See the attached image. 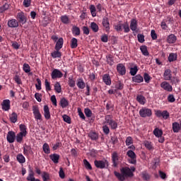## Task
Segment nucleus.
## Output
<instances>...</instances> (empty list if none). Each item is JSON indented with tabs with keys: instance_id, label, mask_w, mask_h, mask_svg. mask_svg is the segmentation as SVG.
Returning a JSON list of instances; mask_svg holds the SVG:
<instances>
[{
	"instance_id": "1",
	"label": "nucleus",
	"mask_w": 181,
	"mask_h": 181,
	"mask_svg": "<svg viewBox=\"0 0 181 181\" xmlns=\"http://www.w3.org/2000/svg\"><path fill=\"white\" fill-rule=\"evenodd\" d=\"M120 171L121 173L115 171V175L120 181H124L125 180V177H132V176H134L133 172H135V167H130V168L128 167H124L121 168Z\"/></svg>"
},
{
	"instance_id": "2",
	"label": "nucleus",
	"mask_w": 181,
	"mask_h": 181,
	"mask_svg": "<svg viewBox=\"0 0 181 181\" xmlns=\"http://www.w3.org/2000/svg\"><path fill=\"white\" fill-rule=\"evenodd\" d=\"M105 124H108L111 128V129H117L118 128V123L112 119V116L106 115L105 117V121L103 123V125H105Z\"/></svg>"
},
{
	"instance_id": "3",
	"label": "nucleus",
	"mask_w": 181,
	"mask_h": 181,
	"mask_svg": "<svg viewBox=\"0 0 181 181\" xmlns=\"http://www.w3.org/2000/svg\"><path fill=\"white\" fill-rule=\"evenodd\" d=\"M94 165L98 169H105L108 168V160H95L94 161Z\"/></svg>"
},
{
	"instance_id": "4",
	"label": "nucleus",
	"mask_w": 181,
	"mask_h": 181,
	"mask_svg": "<svg viewBox=\"0 0 181 181\" xmlns=\"http://www.w3.org/2000/svg\"><path fill=\"white\" fill-rule=\"evenodd\" d=\"M155 115L157 116L158 118H163V119H168L170 117L169 112L167 110H155Z\"/></svg>"
},
{
	"instance_id": "5",
	"label": "nucleus",
	"mask_w": 181,
	"mask_h": 181,
	"mask_svg": "<svg viewBox=\"0 0 181 181\" xmlns=\"http://www.w3.org/2000/svg\"><path fill=\"white\" fill-rule=\"evenodd\" d=\"M139 115L142 118H146V117H151L152 110L147 107H143L139 110Z\"/></svg>"
},
{
	"instance_id": "6",
	"label": "nucleus",
	"mask_w": 181,
	"mask_h": 181,
	"mask_svg": "<svg viewBox=\"0 0 181 181\" xmlns=\"http://www.w3.org/2000/svg\"><path fill=\"white\" fill-rule=\"evenodd\" d=\"M127 156L130 159L129 160V163H132V165H136V154L132 150H129L127 152Z\"/></svg>"
},
{
	"instance_id": "7",
	"label": "nucleus",
	"mask_w": 181,
	"mask_h": 181,
	"mask_svg": "<svg viewBox=\"0 0 181 181\" xmlns=\"http://www.w3.org/2000/svg\"><path fill=\"white\" fill-rule=\"evenodd\" d=\"M16 18L17 21H18V23H21L22 25H25V23L28 22V17H26V16H25V13L22 11L18 13Z\"/></svg>"
},
{
	"instance_id": "8",
	"label": "nucleus",
	"mask_w": 181,
	"mask_h": 181,
	"mask_svg": "<svg viewBox=\"0 0 181 181\" xmlns=\"http://www.w3.org/2000/svg\"><path fill=\"white\" fill-rule=\"evenodd\" d=\"M33 112L36 121H42V114H40L37 106H33Z\"/></svg>"
},
{
	"instance_id": "9",
	"label": "nucleus",
	"mask_w": 181,
	"mask_h": 181,
	"mask_svg": "<svg viewBox=\"0 0 181 181\" xmlns=\"http://www.w3.org/2000/svg\"><path fill=\"white\" fill-rule=\"evenodd\" d=\"M51 77L52 80H56V78H62V77H63V73H62L60 70L55 69L52 71Z\"/></svg>"
},
{
	"instance_id": "10",
	"label": "nucleus",
	"mask_w": 181,
	"mask_h": 181,
	"mask_svg": "<svg viewBox=\"0 0 181 181\" xmlns=\"http://www.w3.org/2000/svg\"><path fill=\"white\" fill-rule=\"evenodd\" d=\"M160 87L163 88V90H165V91H172L173 90V88L170 84H169L167 81H163L160 83Z\"/></svg>"
},
{
	"instance_id": "11",
	"label": "nucleus",
	"mask_w": 181,
	"mask_h": 181,
	"mask_svg": "<svg viewBox=\"0 0 181 181\" xmlns=\"http://www.w3.org/2000/svg\"><path fill=\"white\" fill-rule=\"evenodd\" d=\"M117 71L119 74L121 76H124L125 73H127V69H125V66L122 64H118L117 66Z\"/></svg>"
},
{
	"instance_id": "12",
	"label": "nucleus",
	"mask_w": 181,
	"mask_h": 181,
	"mask_svg": "<svg viewBox=\"0 0 181 181\" xmlns=\"http://www.w3.org/2000/svg\"><path fill=\"white\" fill-rule=\"evenodd\" d=\"M119 159V156H118V153L117 152H113L112 154V160L113 163V166L115 168H117L118 166V160Z\"/></svg>"
},
{
	"instance_id": "13",
	"label": "nucleus",
	"mask_w": 181,
	"mask_h": 181,
	"mask_svg": "<svg viewBox=\"0 0 181 181\" xmlns=\"http://www.w3.org/2000/svg\"><path fill=\"white\" fill-rule=\"evenodd\" d=\"M1 105L2 110H4V111H9V110H11V100L8 99L4 100L1 103Z\"/></svg>"
},
{
	"instance_id": "14",
	"label": "nucleus",
	"mask_w": 181,
	"mask_h": 181,
	"mask_svg": "<svg viewBox=\"0 0 181 181\" xmlns=\"http://www.w3.org/2000/svg\"><path fill=\"white\" fill-rule=\"evenodd\" d=\"M16 137V135L15 134V132H8L7 134V141L9 142V144H13L15 142V138Z\"/></svg>"
},
{
	"instance_id": "15",
	"label": "nucleus",
	"mask_w": 181,
	"mask_h": 181,
	"mask_svg": "<svg viewBox=\"0 0 181 181\" xmlns=\"http://www.w3.org/2000/svg\"><path fill=\"white\" fill-rule=\"evenodd\" d=\"M102 25L103 28H105L106 32H110V21H108V18L104 17L103 18Z\"/></svg>"
},
{
	"instance_id": "16",
	"label": "nucleus",
	"mask_w": 181,
	"mask_h": 181,
	"mask_svg": "<svg viewBox=\"0 0 181 181\" xmlns=\"http://www.w3.org/2000/svg\"><path fill=\"white\" fill-rule=\"evenodd\" d=\"M7 25L8 28H18L19 22L16 19H11L8 20Z\"/></svg>"
},
{
	"instance_id": "17",
	"label": "nucleus",
	"mask_w": 181,
	"mask_h": 181,
	"mask_svg": "<svg viewBox=\"0 0 181 181\" xmlns=\"http://www.w3.org/2000/svg\"><path fill=\"white\" fill-rule=\"evenodd\" d=\"M130 29L133 32H135V30H136V29H138V21H136V19L132 18L130 21Z\"/></svg>"
},
{
	"instance_id": "18",
	"label": "nucleus",
	"mask_w": 181,
	"mask_h": 181,
	"mask_svg": "<svg viewBox=\"0 0 181 181\" xmlns=\"http://www.w3.org/2000/svg\"><path fill=\"white\" fill-rule=\"evenodd\" d=\"M164 80H172V71L170 69H165L163 74Z\"/></svg>"
},
{
	"instance_id": "19",
	"label": "nucleus",
	"mask_w": 181,
	"mask_h": 181,
	"mask_svg": "<svg viewBox=\"0 0 181 181\" xmlns=\"http://www.w3.org/2000/svg\"><path fill=\"white\" fill-rule=\"evenodd\" d=\"M27 180L28 181H37V179L35 178V173L33 172V170H32V169L29 170V173L27 177Z\"/></svg>"
},
{
	"instance_id": "20",
	"label": "nucleus",
	"mask_w": 181,
	"mask_h": 181,
	"mask_svg": "<svg viewBox=\"0 0 181 181\" xmlns=\"http://www.w3.org/2000/svg\"><path fill=\"white\" fill-rule=\"evenodd\" d=\"M44 117L45 119H50V110L47 105L44 106Z\"/></svg>"
},
{
	"instance_id": "21",
	"label": "nucleus",
	"mask_w": 181,
	"mask_h": 181,
	"mask_svg": "<svg viewBox=\"0 0 181 181\" xmlns=\"http://www.w3.org/2000/svg\"><path fill=\"white\" fill-rule=\"evenodd\" d=\"M153 135L156 136V138H159L163 135V131L162 129H160L159 128H156L153 132Z\"/></svg>"
},
{
	"instance_id": "22",
	"label": "nucleus",
	"mask_w": 181,
	"mask_h": 181,
	"mask_svg": "<svg viewBox=\"0 0 181 181\" xmlns=\"http://www.w3.org/2000/svg\"><path fill=\"white\" fill-rule=\"evenodd\" d=\"M50 159L54 162V163H59V159H60V156L59 154H52L49 156Z\"/></svg>"
},
{
	"instance_id": "23",
	"label": "nucleus",
	"mask_w": 181,
	"mask_h": 181,
	"mask_svg": "<svg viewBox=\"0 0 181 181\" xmlns=\"http://www.w3.org/2000/svg\"><path fill=\"white\" fill-rule=\"evenodd\" d=\"M63 39L61 37L58 40L55 45V50H60L63 47Z\"/></svg>"
},
{
	"instance_id": "24",
	"label": "nucleus",
	"mask_w": 181,
	"mask_h": 181,
	"mask_svg": "<svg viewBox=\"0 0 181 181\" xmlns=\"http://www.w3.org/2000/svg\"><path fill=\"white\" fill-rule=\"evenodd\" d=\"M173 131L175 133H177L179 131H180V124L178 122H175L173 123Z\"/></svg>"
},
{
	"instance_id": "25",
	"label": "nucleus",
	"mask_w": 181,
	"mask_h": 181,
	"mask_svg": "<svg viewBox=\"0 0 181 181\" xmlns=\"http://www.w3.org/2000/svg\"><path fill=\"white\" fill-rule=\"evenodd\" d=\"M16 159L19 163H25V162H26V158H25V156H23L22 153L18 154Z\"/></svg>"
},
{
	"instance_id": "26",
	"label": "nucleus",
	"mask_w": 181,
	"mask_h": 181,
	"mask_svg": "<svg viewBox=\"0 0 181 181\" xmlns=\"http://www.w3.org/2000/svg\"><path fill=\"white\" fill-rule=\"evenodd\" d=\"M11 122H13V124H15L16 121H18V115L16 112H13L9 116Z\"/></svg>"
},
{
	"instance_id": "27",
	"label": "nucleus",
	"mask_w": 181,
	"mask_h": 181,
	"mask_svg": "<svg viewBox=\"0 0 181 181\" xmlns=\"http://www.w3.org/2000/svg\"><path fill=\"white\" fill-rule=\"evenodd\" d=\"M136 100L139 104H141V105H144L145 103H146V99H145V97L143 95H137Z\"/></svg>"
},
{
	"instance_id": "28",
	"label": "nucleus",
	"mask_w": 181,
	"mask_h": 181,
	"mask_svg": "<svg viewBox=\"0 0 181 181\" xmlns=\"http://www.w3.org/2000/svg\"><path fill=\"white\" fill-rule=\"evenodd\" d=\"M132 80L134 83H142L144 81V77L141 75H136L132 78Z\"/></svg>"
},
{
	"instance_id": "29",
	"label": "nucleus",
	"mask_w": 181,
	"mask_h": 181,
	"mask_svg": "<svg viewBox=\"0 0 181 181\" xmlns=\"http://www.w3.org/2000/svg\"><path fill=\"white\" fill-rule=\"evenodd\" d=\"M88 136L90 138V139H92V141L98 139V134L95 132H90L88 134Z\"/></svg>"
},
{
	"instance_id": "30",
	"label": "nucleus",
	"mask_w": 181,
	"mask_h": 181,
	"mask_svg": "<svg viewBox=\"0 0 181 181\" xmlns=\"http://www.w3.org/2000/svg\"><path fill=\"white\" fill-rule=\"evenodd\" d=\"M23 136H26V134H23L22 133L17 134L16 136V139L17 142H18L19 144H21L22 141H23Z\"/></svg>"
},
{
	"instance_id": "31",
	"label": "nucleus",
	"mask_w": 181,
	"mask_h": 181,
	"mask_svg": "<svg viewBox=\"0 0 181 181\" xmlns=\"http://www.w3.org/2000/svg\"><path fill=\"white\" fill-rule=\"evenodd\" d=\"M51 56L53 59H57L62 57V52L59 50L54 51L51 53Z\"/></svg>"
},
{
	"instance_id": "32",
	"label": "nucleus",
	"mask_w": 181,
	"mask_h": 181,
	"mask_svg": "<svg viewBox=\"0 0 181 181\" xmlns=\"http://www.w3.org/2000/svg\"><path fill=\"white\" fill-rule=\"evenodd\" d=\"M61 21L65 25H69V23H70V19L66 15L61 16Z\"/></svg>"
},
{
	"instance_id": "33",
	"label": "nucleus",
	"mask_w": 181,
	"mask_h": 181,
	"mask_svg": "<svg viewBox=\"0 0 181 181\" xmlns=\"http://www.w3.org/2000/svg\"><path fill=\"white\" fill-rule=\"evenodd\" d=\"M103 80L104 83L107 84V86L111 85V79L110 78V76H108L107 74L103 76Z\"/></svg>"
},
{
	"instance_id": "34",
	"label": "nucleus",
	"mask_w": 181,
	"mask_h": 181,
	"mask_svg": "<svg viewBox=\"0 0 181 181\" xmlns=\"http://www.w3.org/2000/svg\"><path fill=\"white\" fill-rule=\"evenodd\" d=\"M167 42L168 43H175L176 42V36L173 34L170 35L168 37Z\"/></svg>"
},
{
	"instance_id": "35",
	"label": "nucleus",
	"mask_w": 181,
	"mask_h": 181,
	"mask_svg": "<svg viewBox=\"0 0 181 181\" xmlns=\"http://www.w3.org/2000/svg\"><path fill=\"white\" fill-rule=\"evenodd\" d=\"M76 85L78 88H81V90H83V88L86 87V83H84V81H83V79H78Z\"/></svg>"
},
{
	"instance_id": "36",
	"label": "nucleus",
	"mask_w": 181,
	"mask_h": 181,
	"mask_svg": "<svg viewBox=\"0 0 181 181\" xmlns=\"http://www.w3.org/2000/svg\"><path fill=\"white\" fill-rule=\"evenodd\" d=\"M140 49L144 56H149V52H148V48L146 46L143 45L140 47Z\"/></svg>"
},
{
	"instance_id": "37",
	"label": "nucleus",
	"mask_w": 181,
	"mask_h": 181,
	"mask_svg": "<svg viewBox=\"0 0 181 181\" xmlns=\"http://www.w3.org/2000/svg\"><path fill=\"white\" fill-rule=\"evenodd\" d=\"M42 149L45 153L49 154L50 153V147L47 143H45L42 146Z\"/></svg>"
},
{
	"instance_id": "38",
	"label": "nucleus",
	"mask_w": 181,
	"mask_h": 181,
	"mask_svg": "<svg viewBox=\"0 0 181 181\" xmlns=\"http://www.w3.org/2000/svg\"><path fill=\"white\" fill-rule=\"evenodd\" d=\"M54 90L56 93L59 94V93H62V86L60 85V83L56 82L54 84Z\"/></svg>"
},
{
	"instance_id": "39",
	"label": "nucleus",
	"mask_w": 181,
	"mask_h": 181,
	"mask_svg": "<svg viewBox=\"0 0 181 181\" xmlns=\"http://www.w3.org/2000/svg\"><path fill=\"white\" fill-rule=\"evenodd\" d=\"M60 105L62 108H66L69 105V101L66 98H62L60 100Z\"/></svg>"
},
{
	"instance_id": "40",
	"label": "nucleus",
	"mask_w": 181,
	"mask_h": 181,
	"mask_svg": "<svg viewBox=\"0 0 181 181\" xmlns=\"http://www.w3.org/2000/svg\"><path fill=\"white\" fill-rule=\"evenodd\" d=\"M122 27H123L124 32L125 33H129V32L131 30L129 29V24H128V22H126V23L122 24Z\"/></svg>"
},
{
	"instance_id": "41",
	"label": "nucleus",
	"mask_w": 181,
	"mask_h": 181,
	"mask_svg": "<svg viewBox=\"0 0 181 181\" xmlns=\"http://www.w3.org/2000/svg\"><path fill=\"white\" fill-rule=\"evenodd\" d=\"M83 165L86 169H88V170H93V167H91V164H90V162H88V160H87L86 159L83 160Z\"/></svg>"
},
{
	"instance_id": "42",
	"label": "nucleus",
	"mask_w": 181,
	"mask_h": 181,
	"mask_svg": "<svg viewBox=\"0 0 181 181\" xmlns=\"http://www.w3.org/2000/svg\"><path fill=\"white\" fill-rule=\"evenodd\" d=\"M90 11L92 16L93 18H95V16H97V13L95 12L96 11L95 6V5H90Z\"/></svg>"
},
{
	"instance_id": "43",
	"label": "nucleus",
	"mask_w": 181,
	"mask_h": 181,
	"mask_svg": "<svg viewBox=\"0 0 181 181\" xmlns=\"http://www.w3.org/2000/svg\"><path fill=\"white\" fill-rule=\"evenodd\" d=\"M177 59V55L175 53H171L168 56V61L169 62H175Z\"/></svg>"
},
{
	"instance_id": "44",
	"label": "nucleus",
	"mask_w": 181,
	"mask_h": 181,
	"mask_svg": "<svg viewBox=\"0 0 181 181\" xmlns=\"http://www.w3.org/2000/svg\"><path fill=\"white\" fill-rule=\"evenodd\" d=\"M42 177L43 181H49L50 180V175L46 172H43L42 174Z\"/></svg>"
},
{
	"instance_id": "45",
	"label": "nucleus",
	"mask_w": 181,
	"mask_h": 181,
	"mask_svg": "<svg viewBox=\"0 0 181 181\" xmlns=\"http://www.w3.org/2000/svg\"><path fill=\"white\" fill-rule=\"evenodd\" d=\"M20 134L27 135L28 132L26 131V126L25 124H20Z\"/></svg>"
},
{
	"instance_id": "46",
	"label": "nucleus",
	"mask_w": 181,
	"mask_h": 181,
	"mask_svg": "<svg viewBox=\"0 0 181 181\" xmlns=\"http://www.w3.org/2000/svg\"><path fill=\"white\" fill-rule=\"evenodd\" d=\"M9 9V4H4V6L0 7V13H4L5 11H8Z\"/></svg>"
},
{
	"instance_id": "47",
	"label": "nucleus",
	"mask_w": 181,
	"mask_h": 181,
	"mask_svg": "<svg viewBox=\"0 0 181 181\" xmlns=\"http://www.w3.org/2000/svg\"><path fill=\"white\" fill-rule=\"evenodd\" d=\"M90 28L93 32H95V33L98 32L99 28H98V25H97V23H94V22L91 23Z\"/></svg>"
},
{
	"instance_id": "48",
	"label": "nucleus",
	"mask_w": 181,
	"mask_h": 181,
	"mask_svg": "<svg viewBox=\"0 0 181 181\" xmlns=\"http://www.w3.org/2000/svg\"><path fill=\"white\" fill-rule=\"evenodd\" d=\"M77 42L78 41L75 37L71 39V49H76V47H77V46H78Z\"/></svg>"
},
{
	"instance_id": "49",
	"label": "nucleus",
	"mask_w": 181,
	"mask_h": 181,
	"mask_svg": "<svg viewBox=\"0 0 181 181\" xmlns=\"http://www.w3.org/2000/svg\"><path fill=\"white\" fill-rule=\"evenodd\" d=\"M144 146L148 149L149 151H151V149H153V146H152V143L148 141H145L144 142Z\"/></svg>"
},
{
	"instance_id": "50",
	"label": "nucleus",
	"mask_w": 181,
	"mask_h": 181,
	"mask_svg": "<svg viewBox=\"0 0 181 181\" xmlns=\"http://www.w3.org/2000/svg\"><path fill=\"white\" fill-rule=\"evenodd\" d=\"M45 86L46 91H52V86H50V82L45 79Z\"/></svg>"
},
{
	"instance_id": "51",
	"label": "nucleus",
	"mask_w": 181,
	"mask_h": 181,
	"mask_svg": "<svg viewBox=\"0 0 181 181\" xmlns=\"http://www.w3.org/2000/svg\"><path fill=\"white\" fill-rule=\"evenodd\" d=\"M138 73V66L135 65L133 68L130 69V74L131 76H135Z\"/></svg>"
},
{
	"instance_id": "52",
	"label": "nucleus",
	"mask_w": 181,
	"mask_h": 181,
	"mask_svg": "<svg viewBox=\"0 0 181 181\" xmlns=\"http://www.w3.org/2000/svg\"><path fill=\"white\" fill-rule=\"evenodd\" d=\"M23 70L25 73H30V66L28 64H24L23 66Z\"/></svg>"
},
{
	"instance_id": "53",
	"label": "nucleus",
	"mask_w": 181,
	"mask_h": 181,
	"mask_svg": "<svg viewBox=\"0 0 181 181\" xmlns=\"http://www.w3.org/2000/svg\"><path fill=\"white\" fill-rule=\"evenodd\" d=\"M62 118H63L64 122H66L67 124H71V119L70 118V117H69V115H64L62 116Z\"/></svg>"
},
{
	"instance_id": "54",
	"label": "nucleus",
	"mask_w": 181,
	"mask_h": 181,
	"mask_svg": "<svg viewBox=\"0 0 181 181\" xmlns=\"http://www.w3.org/2000/svg\"><path fill=\"white\" fill-rule=\"evenodd\" d=\"M85 115L88 117V118H90L93 115V112H91V110L89 108H86L84 110Z\"/></svg>"
},
{
	"instance_id": "55",
	"label": "nucleus",
	"mask_w": 181,
	"mask_h": 181,
	"mask_svg": "<svg viewBox=\"0 0 181 181\" xmlns=\"http://www.w3.org/2000/svg\"><path fill=\"white\" fill-rule=\"evenodd\" d=\"M126 145L127 146H129V145H132V144H134V140L132 139V137L131 136H128L126 139Z\"/></svg>"
},
{
	"instance_id": "56",
	"label": "nucleus",
	"mask_w": 181,
	"mask_h": 181,
	"mask_svg": "<svg viewBox=\"0 0 181 181\" xmlns=\"http://www.w3.org/2000/svg\"><path fill=\"white\" fill-rule=\"evenodd\" d=\"M137 38L139 43H144V42H145V36L142 34H138Z\"/></svg>"
},
{
	"instance_id": "57",
	"label": "nucleus",
	"mask_w": 181,
	"mask_h": 181,
	"mask_svg": "<svg viewBox=\"0 0 181 181\" xmlns=\"http://www.w3.org/2000/svg\"><path fill=\"white\" fill-rule=\"evenodd\" d=\"M107 64H110V66H112V64H114V59L112 58V55H109L107 57Z\"/></svg>"
},
{
	"instance_id": "58",
	"label": "nucleus",
	"mask_w": 181,
	"mask_h": 181,
	"mask_svg": "<svg viewBox=\"0 0 181 181\" xmlns=\"http://www.w3.org/2000/svg\"><path fill=\"white\" fill-rule=\"evenodd\" d=\"M103 129L104 134H105L106 135H108V134H110V127L107 126V124H103Z\"/></svg>"
},
{
	"instance_id": "59",
	"label": "nucleus",
	"mask_w": 181,
	"mask_h": 181,
	"mask_svg": "<svg viewBox=\"0 0 181 181\" xmlns=\"http://www.w3.org/2000/svg\"><path fill=\"white\" fill-rule=\"evenodd\" d=\"M114 28L115 29V30H117V32H122V24H117L114 25Z\"/></svg>"
},
{
	"instance_id": "60",
	"label": "nucleus",
	"mask_w": 181,
	"mask_h": 181,
	"mask_svg": "<svg viewBox=\"0 0 181 181\" xmlns=\"http://www.w3.org/2000/svg\"><path fill=\"white\" fill-rule=\"evenodd\" d=\"M73 33H74V35L78 36V35H80V28L78 27H74L73 28Z\"/></svg>"
},
{
	"instance_id": "61",
	"label": "nucleus",
	"mask_w": 181,
	"mask_h": 181,
	"mask_svg": "<svg viewBox=\"0 0 181 181\" xmlns=\"http://www.w3.org/2000/svg\"><path fill=\"white\" fill-rule=\"evenodd\" d=\"M151 36L153 40H156L158 39V35H156V33L155 32V30H152L151 31Z\"/></svg>"
},
{
	"instance_id": "62",
	"label": "nucleus",
	"mask_w": 181,
	"mask_h": 181,
	"mask_svg": "<svg viewBox=\"0 0 181 181\" xmlns=\"http://www.w3.org/2000/svg\"><path fill=\"white\" fill-rule=\"evenodd\" d=\"M115 88H117V90H122V88H124V84L119 81L116 83Z\"/></svg>"
},
{
	"instance_id": "63",
	"label": "nucleus",
	"mask_w": 181,
	"mask_h": 181,
	"mask_svg": "<svg viewBox=\"0 0 181 181\" xmlns=\"http://www.w3.org/2000/svg\"><path fill=\"white\" fill-rule=\"evenodd\" d=\"M30 2L31 0H23V5L25 6V8H29V6H30Z\"/></svg>"
},
{
	"instance_id": "64",
	"label": "nucleus",
	"mask_w": 181,
	"mask_h": 181,
	"mask_svg": "<svg viewBox=\"0 0 181 181\" xmlns=\"http://www.w3.org/2000/svg\"><path fill=\"white\" fill-rule=\"evenodd\" d=\"M170 81H171L172 84H177V83H179V81H180L178 77L171 78V79Z\"/></svg>"
}]
</instances>
